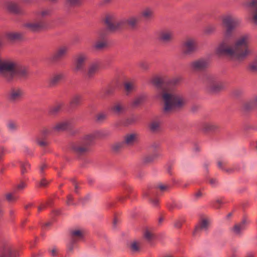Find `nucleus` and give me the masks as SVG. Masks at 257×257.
Listing matches in <instances>:
<instances>
[{"instance_id": "obj_11", "label": "nucleus", "mask_w": 257, "mask_h": 257, "mask_svg": "<svg viewBox=\"0 0 257 257\" xmlns=\"http://www.w3.org/2000/svg\"><path fill=\"white\" fill-rule=\"evenodd\" d=\"M249 223V220L244 218L240 223L234 225L232 228L233 232L236 234H240L242 231L246 229Z\"/></svg>"}, {"instance_id": "obj_54", "label": "nucleus", "mask_w": 257, "mask_h": 257, "mask_svg": "<svg viewBox=\"0 0 257 257\" xmlns=\"http://www.w3.org/2000/svg\"><path fill=\"white\" fill-rule=\"evenodd\" d=\"M152 202L154 206H157L158 203V200L157 199H155V200L152 201Z\"/></svg>"}, {"instance_id": "obj_64", "label": "nucleus", "mask_w": 257, "mask_h": 257, "mask_svg": "<svg viewBox=\"0 0 257 257\" xmlns=\"http://www.w3.org/2000/svg\"><path fill=\"white\" fill-rule=\"evenodd\" d=\"M69 249H70V250H72V248H71V247H70V248H69Z\"/></svg>"}, {"instance_id": "obj_3", "label": "nucleus", "mask_w": 257, "mask_h": 257, "mask_svg": "<svg viewBox=\"0 0 257 257\" xmlns=\"http://www.w3.org/2000/svg\"><path fill=\"white\" fill-rule=\"evenodd\" d=\"M161 97L164 103V111L166 113L182 108L187 102L183 96L179 93L164 91Z\"/></svg>"}, {"instance_id": "obj_42", "label": "nucleus", "mask_w": 257, "mask_h": 257, "mask_svg": "<svg viewBox=\"0 0 257 257\" xmlns=\"http://www.w3.org/2000/svg\"><path fill=\"white\" fill-rule=\"evenodd\" d=\"M60 109V106H58L52 108L50 111L51 113L55 114Z\"/></svg>"}, {"instance_id": "obj_1", "label": "nucleus", "mask_w": 257, "mask_h": 257, "mask_svg": "<svg viewBox=\"0 0 257 257\" xmlns=\"http://www.w3.org/2000/svg\"><path fill=\"white\" fill-rule=\"evenodd\" d=\"M250 41L251 37L249 35H243L229 45L221 43L216 49V53L218 55H225L233 61H243L252 53L249 47Z\"/></svg>"}, {"instance_id": "obj_50", "label": "nucleus", "mask_w": 257, "mask_h": 257, "mask_svg": "<svg viewBox=\"0 0 257 257\" xmlns=\"http://www.w3.org/2000/svg\"><path fill=\"white\" fill-rule=\"evenodd\" d=\"M142 99H136L134 101V104L135 105H138L140 103H141L142 102Z\"/></svg>"}, {"instance_id": "obj_29", "label": "nucleus", "mask_w": 257, "mask_h": 257, "mask_svg": "<svg viewBox=\"0 0 257 257\" xmlns=\"http://www.w3.org/2000/svg\"><path fill=\"white\" fill-rule=\"evenodd\" d=\"M30 164L27 162H21V172L22 174H25L28 172V171L30 169Z\"/></svg>"}, {"instance_id": "obj_27", "label": "nucleus", "mask_w": 257, "mask_h": 257, "mask_svg": "<svg viewBox=\"0 0 257 257\" xmlns=\"http://www.w3.org/2000/svg\"><path fill=\"white\" fill-rule=\"evenodd\" d=\"M72 237L76 239H80L83 237L82 232L79 229H74L71 231Z\"/></svg>"}, {"instance_id": "obj_49", "label": "nucleus", "mask_w": 257, "mask_h": 257, "mask_svg": "<svg viewBox=\"0 0 257 257\" xmlns=\"http://www.w3.org/2000/svg\"><path fill=\"white\" fill-rule=\"evenodd\" d=\"M13 250L11 248H9L7 249V253L10 256H12Z\"/></svg>"}, {"instance_id": "obj_40", "label": "nucleus", "mask_w": 257, "mask_h": 257, "mask_svg": "<svg viewBox=\"0 0 257 257\" xmlns=\"http://www.w3.org/2000/svg\"><path fill=\"white\" fill-rule=\"evenodd\" d=\"M37 144L41 147H45L48 145L46 141L43 140H38Z\"/></svg>"}, {"instance_id": "obj_6", "label": "nucleus", "mask_w": 257, "mask_h": 257, "mask_svg": "<svg viewBox=\"0 0 257 257\" xmlns=\"http://www.w3.org/2000/svg\"><path fill=\"white\" fill-rule=\"evenodd\" d=\"M181 48L183 55H190L197 50V43L194 39L188 38L182 42Z\"/></svg>"}, {"instance_id": "obj_17", "label": "nucleus", "mask_w": 257, "mask_h": 257, "mask_svg": "<svg viewBox=\"0 0 257 257\" xmlns=\"http://www.w3.org/2000/svg\"><path fill=\"white\" fill-rule=\"evenodd\" d=\"M99 68V64L97 63H94L91 64L88 67V71L87 73V76L88 78H91L94 76L96 73Z\"/></svg>"}, {"instance_id": "obj_31", "label": "nucleus", "mask_w": 257, "mask_h": 257, "mask_svg": "<svg viewBox=\"0 0 257 257\" xmlns=\"http://www.w3.org/2000/svg\"><path fill=\"white\" fill-rule=\"evenodd\" d=\"M7 38L10 40H15L21 38V35L17 33H10L7 35Z\"/></svg>"}, {"instance_id": "obj_52", "label": "nucleus", "mask_w": 257, "mask_h": 257, "mask_svg": "<svg viewBox=\"0 0 257 257\" xmlns=\"http://www.w3.org/2000/svg\"><path fill=\"white\" fill-rule=\"evenodd\" d=\"M210 183L213 185V186H214L216 185V180H214V179H211L210 180Z\"/></svg>"}, {"instance_id": "obj_19", "label": "nucleus", "mask_w": 257, "mask_h": 257, "mask_svg": "<svg viewBox=\"0 0 257 257\" xmlns=\"http://www.w3.org/2000/svg\"><path fill=\"white\" fill-rule=\"evenodd\" d=\"M206 65L205 61L199 60L193 62L191 64V67L195 70H200L204 68Z\"/></svg>"}, {"instance_id": "obj_28", "label": "nucleus", "mask_w": 257, "mask_h": 257, "mask_svg": "<svg viewBox=\"0 0 257 257\" xmlns=\"http://www.w3.org/2000/svg\"><path fill=\"white\" fill-rule=\"evenodd\" d=\"M6 8L10 11L12 12H15L18 10V5L13 2H8L6 4Z\"/></svg>"}, {"instance_id": "obj_51", "label": "nucleus", "mask_w": 257, "mask_h": 257, "mask_svg": "<svg viewBox=\"0 0 257 257\" xmlns=\"http://www.w3.org/2000/svg\"><path fill=\"white\" fill-rule=\"evenodd\" d=\"M215 202H216V203L218 204H221L223 203L222 199H216L215 200Z\"/></svg>"}, {"instance_id": "obj_23", "label": "nucleus", "mask_w": 257, "mask_h": 257, "mask_svg": "<svg viewBox=\"0 0 257 257\" xmlns=\"http://www.w3.org/2000/svg\"><path fill=\"white\" fill-rule=\"evenodd\" d=\"M82 100V96L80 95H74L70 101V105L72 107H75L79 105Z\"/></svg>"}, {"instance_id": "obj_16", "label": "nucleus", "mask_w": 257, "mask_h": 257, "mask_svg": "<svg viewBox=\"0 0 257 257\" xmlns=\"http://www.w3.org/2000/svg\"><path fill=\"white\" fill-rule=\"evenodd\" d=\"M138 140L137 135L135 134H127L124 138V142L128 146H132Z\"/></svg>"}, {"instance_id": "obj_44", "label": "nucleus", "mask_w": 257, "mask_h": 257, "mask_svg": "<svg viewBox=\"0 0 257 257\" xmlns=\"http://www.w3.org/2000/svg\"><path fill=\"white\" fill-rule=\"evenodd\" d=\"M72 197L71 195H69L67 197V204L68 205L72 204Z\"/></svg>"}, {"instance_id": "obj_43", "label": "nucleus", "mask_w": 257, "mask_h": 257, "mask_svg": "<svg viewBox=\"0 0 257 257\" xmlns=\"http://www.w3.org/2000/svg\"><path fill=\"white\" fill-rule=\"evenodd\" d=\"M47 168V165L45 164H42L40 166V171L41 173L44 172V170Z\"/></svg>"}, {"instance_id": "obj_21", "label": "nucleus", "mask_w": 257, "mask_h": 257, "mask_svg": "<svg viewBox=\"0 0 257 257\" xmlns=\"http://www.w3.org/2000/svg\"><path fill=\"white\" fill-rule=\"evenodd\" d=\"M63 78V75L59 73L52 76L50 79V84L51 85H55L59 82Z\"/></svg>"}, {"instance_id": "obj_20", "label": "nucleus", "mask_w": 257, "mask_h": 257, "mask_svg": "<svg viewBox=\"0 0 257 257\" xmlns=\"http://www.w3.org/2000/svg\"><path fill=\"white\" fill-rule=\"evenodd\" d=\"M247 8L252 7L255 10V13L253 17V21L255 24H257V0H251L250 3H246L244 5Z\"/></svg>"}, {"instance_id": "obj_10", "label": "nucleus", "mask_w": 257, "mask_h": 257, "mask_svg": "<svg viewBox=\"0 0 257 257\" xmlns=\"http://www.w3.org/2000/svg\"><path fill=\"white\" fill-rule=\"evenodd\" d=\"M104 21L107 27L110 30H114L118 27L119 23L116 21V17L113 14H107L105 16Z\"/></svg>"}, {"instance_id": "obj_55", "label": "nucleus", "mask_w": 257, "mask_h": 257, "mask_svg": "<svg viewBox=\"0 0 257 257\" xmlns=\"http://www.w3.org/2000/svg\"><path fill=\"white\" fill-rule=\"evenodd\" d=\"M50 133V131H48V130L47 129H45L43 131V134H44V135H46V134H49Z\"/></svg>"}, {"instance_id": "obj_2", "label": "nucleus", "mask_w": 257, "mask_h": 257, "mask_svg": "<svg viewBox=\"0 0 257 257\" xmlns=\"http://www.w3.org/2000/svg\"><path fill=\"white\" fill-rule=\"evenodd\" d=\"M28 74V70L15 61L10 59H0V77L6 80L11 81L15 77L24 78Z\"/></svg>"}, {"instance_id": "obj_56", "label": "nucleus", "mask_w": 257, "mask_h": 257, "mask_svg": "<svg viewBox=\"0 0 257 257\" xmlns=\"http://www.w3.org/2000/svg\"><path fill=\"white\" fill-rule=\"evenodd\" d=\"M245 257H254V254L252 253H248Z\"/></svg>"}, {"instance_id": "obj_26", "label": "nucleus", "mask_w": 257, "mask_h": 257, "mask_svg": "<svg viewBox=\"0 0 257 257\" xmlns=\"http://www.w3.org/2000/svg\"><path fill=\"white\" fill-rule=\"evenodd\" d=\"M209 223L206 220H203L200 226L196 227L194 233H197L199 231L201 230H206L208 226Z\"/></svg>"}, {"instance_id": "obj_60", "label": "nucleus", "mask_w": 257, "mask_h": 257, "mask_svg": "<svg viewBox=\"0 0 257 257\" xmlns=\"http://www.w3.org/2000/svg\"><path fill=\"white\" fill-rule=\"evenodd\" d=\"M42 209V207H39L38 208V210H39V211H40Z\"/></svg>"}, {"instance_id": "obj_32", "label": "nucleus", "mask_w": 257, "mask_h": 257, "mask_svg": "<svg viewBox=\"0 0 257 257\" xmlns=\"http://www.w3.org/2000/svg\"><path fill=\"white\" fill-rule=\"evenodd\" d=\"M124 86L125 89L127 92H130L136 88L135 84L130 82L125 83Z\"/></svg>"}, {"instance_id": "obj_45", "label": "nucleus", "mask_w": 257, "mask_h": 257, "mask_svg": "<svg viewBox=\"0 0 257 257\" xmlns=\"http://www.w3.org/2000/svg\"><path fill=\"white\" fill-rule=\"evenodd\" d=\"M80 0H68L69 3L72 5H75L79 3Z\"/></svg>"}, {"instance_id": "obj_8", "label": "nucleus", "mask_w": 257, "mask_h": 257, "mask_svg": "<svg viewBox=\"0 0 257 257\" xmlns=\"http://www.w3.org/2000/svg\"><path fill=\"white\" fill-rule=\"evenodd\" d=\"M206 84L208 90L211 93L217 92L224 87L223 85L221 82L212 78L207 79Z\"/></svg>"}, {"instance_id": "obj_34", "label": "nucleus", "mask_w": 257, "mask_h": 257, "mask_svg": "<svg viewBox=\"0 0 257 257\" xmlns=\"http://www.w3.org/2000/svg\"><path fill=\"white\" fill-rule=\"evenodd\" d=\"M217 126L211 123H206L205 124L204 128L206 131H213L216 129Z\"/></svg>"}, {"instance_id": "obj_4", "label": "nucleus", "mask_w": 257, "mask_h": 257, "mask_svg": "<svg viewBox=\"0 0 257 257\" xmlns=\"http://www.w3.org/2000/svg\"><path fill=\"white\" fill-rule=\"evenodd\" d=\"M93 139V138L92 136H87L83 139L82 142L73 144L71 145V149L77 155H83L88 151L89 146Z\"/></svg>"}, {"instance_id": "obj_9", "label": "nucleus", "mask_w": 257, "mask_h": 257, "mask_svg": "<svg viewBox=\"0 0 257 257\" xmlns=\"http://www.w3.org/2000/svg\"><path fill=\"white\" fill-rule=\"evenodd\" d=\"M222 23L226 27L227 31L230 32L239 25L240 21L237 19H233L230 16H226L223 19Z\"/></svg>"}, {"instance_id": "obj_48", "label": "nucleus", "mask_w": 257, "mask_h": 257, "mask_svg": "<svg viewBox=\"0 0 257 257\" xmlns=\"http://www.w3.org/2000/svg\"><path fill=\"white\" fill-rule=\"evenodd\" d=\"M51 254L52 256H55L56 255V253H57V250L55 248H53L51 251Z\"/></svg>"}, {"instance_id": "obj_47", "label": "nucleus", "mask_w": 257, "mask_h": 257, "mask_svg": "<svg viewBox=\"0 0 257 257\" xmlns=\"http://www.w3.org/2000/svg\"><path fill=\"white\" fill-rule=\"evenodd\" d=\"M159 188L162 191H164V190H165L167 188V187L166 185H160L159 186Z\"/></svg>"}, {"instance_id": "obj_58", "label": "nucleus", "mask_w": 257, "mask_h": 257, "mask_svg": "<svg viewBox=\"0 0 257 257\" xmlns=\"http://www.w3.org/2000/svg\"><path fill=\"white\" fill-rule=\"evenodd\" d=\"M201 195H202V194H201V192H198V193H197L196 194V196H197V197H200V196H201Z\"/></svg>"}, {"instance_id": "obj_12", "label": "nucleus", "mask_w": 257, "mask_h": 257, "mask_svg": "<svg viewBox=\"0 0 257 257\" xmlns=\"http://www.w3.org/2000/svg\"><path fill=\"white\" fill-rule=\"evenodd\" d=\"M68 51V48L66 46H62L59 48L53 55L52 59L53 60H57L63 58Z\"/></svg>"}, {"instance_id": "obj_41", "label": "nucleus", "mask_w": 257, "mask_h": 257, "mask_svg": "<svg viewBox=\"0 0 257 257\" xmlns=\"http://www.w3.org/2000/svg\"><path fill=\"white\" fill-rule=\"evenodd\" d=\"M144 235H145V237L148 240H151L153 237L152 234L149 231H146Z\"/></svg>"}, {"instance_id": "obj_46", "label": "nucleus", "mask_w": 257, "mask_h": 257, "mask_svg": "<svg viewBox=\"0 0 257 257\" xmlns=\"http://www.w3.org/2000/svg\"><path fill=\"white\" fill-rule=\"evenodd\" d=\"M174 225L177 228H180L182 225V223L180 221L178 220L175 222Z\"/></svg>"}, {"instance_id": "obj_15", "label": "nucleus", "mask_w": 257, "mask_h": 257, "mask_svg": "<svg viewBox=\"0 0 257 257\" xmlns=\"http://www.w3.org/2000/svg\"><path fill=\"white\" fill-rule=\"evenodd\" d=\"M44 26L42 22H30L25 24V26L31 31H37Z\"/></svg>"}, {"instance_id": "obj_25", "label": "nucleus", "mask_w": 257, "mask_h": 257, "mask_svg": "<svg viewBox=\"0 0 257 257\" xmlns=\"http://www.w3.org/2000/svg\"><path fill=\"white\" fill-rule=\"evenodd\" d=\"M139 21V18L137 16H133L129 18L126 22L127 24L131 27H135Z\"/></svg>"}, {"instance_id": "obj_5", "label": "nucleus", "mask_w": 257, "mask_h": 257, "mask_svg": "<svg viewBox=\"0 0 257 257\" xmlns=\"http://www.w3.org/2000/svg\"><path fill=\"white\" fill-rule=\"evenodd\" d=\"M87 59V55L84 53H79L73 59L72 69L75 73H83L85 70V63Z\"/></svg>"}, {"instance_id": "obj_62", "label": "nucleus", "mask_w": 257, "mask_h": 257, "mask_svg": "<svg viewBox=\"0 0 257 257\" xmlns=\"http://www.w3.org/2000/svg\"><path fill=\"white\" fill-rule=\"evenodd\" d=\"M0 257H5V256L3 254L0 255Z\"/></svg>"}, {"instance_id": "obj_38", "label": "nucleus", "mask_w": 257, "mask_h": 257, "mask_svg": "<svg viewBox=\"0 0 257 257\" xmlns=\"http://www.w3.org/2000/svg\"><path fill=\"white\" fill-rule=\"evenodd\" d=\"M8 127L9 130L14 131L16 129L17 125L13 122H10L8 124Z\"/></svg>"}, {"instance_id": "obj_22", "label": "nucleus", "mask_w": 257, "mask_h": 257, "mask_svg": "<svg viewBox=\"0 0 257 257\" xmlns=\"http://www.w3.org/2000/svg\"><path fill=\"white\" fill-rule=\"evenodd\" d=\"M153 15V11L150 8H146L141 12V16L146 20L151 19Z\"/></svg>"}, {"instance_id": "obj_33", "label": "nucleus", "mask_w": 257, "mask_h": 257, "mask_svg": "<svg viewBox=\"0 0 257 257\" xmlns=\"http://www.w3.org/2000/svg\"><path fill=\"white\" fill-rule=\"evenodd\" d=\"M248 69L251 72H257V62H253L250 64L248 67Z\"/></svg>"}, {"instance_id": "obj_59", "label": "nucleus", "mask_w": 257, "mask_h": 257, "mask_svg": "<svg viewBox=\"0 0 257 257\" xmlns=\"http://www.w3.org/2000/svg\"><path fill=\"white\" fill-rule=\"evenodd\" d=\"M218 166H219L220 168H221V166H222V163H221V162H218Z\"/></svg>"}, {"instance_id": "obj_30", "label": "nucleus", "mask_w": 257, "mask_h": 257, "mask_svg": "<svg viewBox=\"0 0 257 257\" xmlns=\"http://www.w3.org/2000/svg\"><path fill=\"white\" fill-rule=\"evenodd\" d=\"M131 250L134 252H137L140 250V243L138 241H134L133 242L130 246Z\"/></svg>"}, {"instance_id": "obj_39", "label": "nucleus", "mask_w": 257, "mask_h": 257, "mask_svg": "<svg viewBox=\"0 0 257 257\" xmlns=\"http://www.w3.org/2000/svg\"><path fill=\"white\" fill-rule=\"evenodd\" d=\"M6 197L9 201H12L16 200V198L11 193L6 194Z\"/></svg>"}, {"instance_id": "obj_63", "label": "nucleus", "mask_w": 257, "mask_h": 257, "mask_svg": "<svg viewBox=\"0 0 257 257\" xmlns=\"http://www.w3.org/2000/svg\"><path fill=\"white\" fill-rule=\"evenodd\" d=\"M78 188V187L77 185H75V190H76Z\"/></svg>"}, {"instance_id": "obj_61", "label": "nucleus", "mask_w": 257, "mask_h": 257, "mask_svg": "<svg viewBox=\"0 0 257 257\" xmlns=\"http://www.w3.org/2000/svg\"><path fill=\"white\" fill-rule=\"evenodd\" d=\"M160 156V155L158 154L156 155V157H159Z\"/></svg>"}, {"instance_id": "obj_13", "label": "nucleus", "mask_w": 257, "mask_h": 257, "mask_svg": "<svg viewBox=\"0 0 257 257\" xmlns=\"http://www.w3.org/2000/svg\"><path fill=\"white\" fill-rule=\"evenodd\" d=\"M173 33L169 31L161 32L160 34L159 40L163 43H169L173 39Z\"/></svg>"}, {"instance_id": "obj_18", "label": "nucleus", "mask_w": 257, "mask_h": 257, "mask_svg": "<svg viewBox=\"0 0 257 257\" xmlns=\"http://www.w3.org/2000/svg\"><path fill=\"white\" fill-rule=\"evenodd\" d=\"M111 109L114 113L118 115L125 112V107L121 103H116L113 106Z\"/></svg>"}, {"instance_id": "obj_7", "label": "nucleus", "mask_w": 257, "mask_h": 257, "mask_svg": "<svg viewBox=\"0 0 257 257\" xmlns=\"http://www.w3.org/2000/svg\"><path fill=\"white\" fill-rule=\"evenodd\" d=\"M25 92L22 88L14 87L11 88L7 94V99L10 103H15L21 101L24 98Z\"/></svg>"}, {"instance_id": "obj_35", "label": "nucleus", "mask_w": 257, "mask_h": 257, "mask_svg": "<svg viewBox=\"0 0 257 257\" xmlns=\"http://www.w3.org/2000/svg\"><path fill=\"white\" fill-rule=\"evenodd\" d=\"M105 45V44L104 42H98L94 44L93 47L97 50H99L103 48Z\"/></svg>"}, {"instance_id": "obj_36", "label": "nucleus", "mask_w": 257, "mask_h": 257, "mask_svg": "<svg viewBox=\"0 0 257 257\" xmlns=\"http://www.w3.org/2000/svg\"><path fill=\"white\" fill-rule=\"evenodd\" d=\"M26 186V184L24 182H21L17 186V190L21 191L24 189Z\"/></svg>"}, {"instance_id": "obj_57", "label": "nucleus", "mask_w": 257, "mask_h": 257, "mask_svg": "<svg viewBox=\"0 0 257 257\" xmlns=\"http://www.w3.org/2000/svg\"><path fill=\"white\" fill-rule=\"evenodd\" d=\"M3 46H4V44H3V42L0 41V50H1L2 49V48L3 47Z\"/></svg>"}, {"instance_id": "obj_14", "label": "nucleus", "mask_w": 257, "mask_h": 257, "mask_svg": "<svg viewBox=\"0 0 257 257\" xmlns=\"http://www.w3.org/2000/svg\"><path fill=\"white\" fill-rule=\"evenodd\" d=\"M69 123L67 121H62L58 122L52 127L54 132H59L66 130L68 128Z\"/></svg>"}, {"instance_id": "obj_37", "label": "nucleus", "mask_w": 257, "mask_h": 257, "mask_svg": "<svg viewBox=\"0 0 257 257\" xmlns=\"http://www.w3.org/2000/svg\"><path fill=\"white\" fill-rule=\"evenodd\" d=\"M49 183V182L46 180L45 179L43 178L41 179L39 183V186L40 187H45Z\"/></svg>"}, {"instance_id": "obj_24", "label": "nucleus", "mask_w": 257, "mask_h": 257, "mask_svg": "<svg viewBox=\"0 0 257 257\" xmlns=\"http://www.w3.org/2000/svg\"><path fill=\"white\" fill-rule=\"evenodd\" d=\"M160 127V122L157 120L152 121L149 124V128L153 132L159 130Z\"/></svg>"}, {"instance_id": "obj_53", "label": "nucleus", "mask_w": 257, "mask_h": 257, "mask_svg": "<svg viewBox=\"0 0 257 257\" xmlns=\"http://www.w3.org/2000/svg\"><path fill=\"white\" fill-rule=\"evenodd\" d=\"M153 160V159L150 158V157H147V158H145V161L146 162H151Z\"/></svg>"}]
</instances>
